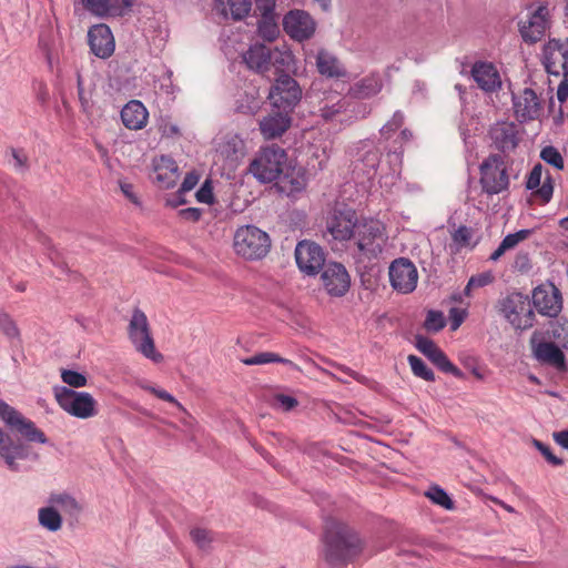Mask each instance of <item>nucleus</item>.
<instances>
[{
  "mask_svg": "<svg viewBox=\"0 0 568 568\" xmlns=\"http://www.w3.org/2000/svg\"><path fill=\"white\" fill-rule=\"evenodd\" d=\"M548 7L538 6L531 11L526 21L519 22V32L525 42L536 43L542 39L547 29Z\"/></svg>",
  "mask_w": 568,
  "mask_h": 568,
  "instance_id": "obj_20",
  "label": "nucleus"
},
{
  "mask_svg": "<svg viewBox=\"0 0 568 568\" xmlns=\"http://www.w3.org/2000/svg\"><path fill=\"white\" fill-rule=\"evenodd\" d=\"M471 75L478 87L486 92H495L501 88L500 75L490 62H476Z\"/></svg>",
  "mask_w": 568,
  "mask_h": 568,
  "instance_id": "obj_28",
  "label": "nucleus"
},
{
  "mask_svg": "<svg viewBox=\"0 0 568 568\" xmlns=\"http://www.w3.org/2000/svg\"><path fill=\"white\" fill-rule=\"evenodd\" d=\"M48 503L54 507H59L62 511L71 517H78L82 511L81 504L70 494H52Z\"/></svg>",
  "mask_w": 568,
  "mask_h": 568,
  "instance_id": "obj_36",
  "label": "nucleus"
},
{
  "mask_svg": "<svg viewBox=\"0 0 568 568\" xmlns=\"http://www.w3.org/2000/svg\"><path fill=\"white\" fill-rule=\"evenodd\" d=\"M323 541L325 560L334 568L353 562L364 550L359 535L347 524L336 519L326 520Z\"/></svg>",
  "mask_w": 568,
  "mask_h": 568,
  "instance_id": "obj_1",
  "label": "nucleus"
},
{
  "mask_svg": "<svg viewBox=\"0 0 568 568\" xmlns=\"http://www.w3.org/2000/svg\"><path fill=\"white\" fill-rule=\"evenodd\" d=\"M84 8L97 17H122L133 6L132 0H82Z\"/></svg>",
  "mask_w": 568,
  "mask_h": 568,
  "instance_id": "obj_25",
  "label": "nucleus"
},
{
  "mask_svg": "<svg viewBox=\"0 0 568 568\" xmlns=\"http://www.w3.org/2000/svg\"><path fill=\"white\" fill-rule=\"evenodd\" d=\"M316 68L321 75L329 79H341L347 71L338 58L332 52L321 49L316 54Z\"/></svg>",
  "mask_w": 568,
  "mask_h": 568,
  "instance_id": "obj_29",
  "label": "nucleus"
},
{
  "mask_svg": "<svg viewBox=\"0 0 568 568\" xmlns=\"http://www.w3.org/2000/svg\"><path fill=\"white\" fill-rule=\"evenodd\" d=\"M54 398L62 410L79 419H89L98 415V402L88 392H78L67 386L53 388Z\"/></svg>",
  "mask_w": 568,
  "mask_h": 568,
  "instance_id": "obj_7",
  "label": "nucleus"
},
{
  "mask_svg": "<svg viewBox=\"0 0 568 568\" xmlns=\"http://www.w3.org/2000/svg\"><path fill=\"white\" fill-rule=\"evenodd\" d=\"M234 251L248 261L264 258L271 248L270 235L255 225L240 226L233 237Z\"/></svg>",
  "mask_w": 568,
  "mask_h": 568,
  "instance_id": "obj_5",
  "label": "nucleus"
},
{
  "mask_svg": "<svg viewBox=\"0 0 568 568\" xmlns=\"http://www.w3.org/2000/svg\"><path fill=\"white\" fill-rule=\"evenodd\" d=\"M190 535H191L192 540L201 549H206L212 541V535L206 529L195 528V529L191 530Z\"/></svg>",
  "mask_w": 568,
  "mask_h": 568,
  "instance_id": "obj_54",
  "label": "nucleus"
},
{
  "mask_svg": "<svg viewBox=\"0 0 568 568\" xmlns=\"http://www.w3.org/2000/svg\"><path fill=\"white\" fill-rule=\"evenodd\" d=\"M500 313L515 329L534 326L535 313L530 301L521 293H511L500 301Z\"/></svg>",
  "mask_w": 568,
  "mask_h": 568,
  "instance_id": "obj_11",
  "label": "nucleus"
},
{
  "mask_svg": "<svg viewBox=\"0 0 568 568\" xmlns=\"http://www.w3.org/2000/svg\"><path fill=\"white\" fill-rule=\"evenodd\" d=\"M493 282V275L490 273H481L478 275H474L469 278L466 287L465 294L469 295L473 288L484 287Z\"/></svg>",
  "mask_w": 568,
  "mask_h": 568,
  "instance_id": "obj_53",
  "label": "nucleus"
},
{
  "mask_svg": "<svg viewBox=\"0 0 568 568\" xmlns=\"http://www.w3.org/2000/svg\"><path fill=\"white\" fill-rule=\"evenodd\" d=\"M61 379L69 388H80L88 384V378L84 374L72 369H62Z\"/></svg>",
  "mask_w": 568,
  "mask_h": 568,
  "instance_id": "obj_47",
  "label": "nucleus"
},
{
  "mask_svg": "<svg viewBox=\"0 0 568 568\" xmlns=\"http://www.w3.org/2000/svg\"><path fill=\"white\" fill-rule=\"evenodd\" d=\"M260 109L261 100L255 93H244L236 101V111L242 114L254 115L260 111Z\"/></svg>",
  "mask_w": 568,
  "mask_h": 568,
  "instance_id": "obj_40",
  "label": "nucleus"
},
{
  "mask_svg": "<svg viewBox=\"0 0 568 568\" xmlns=\"http://www.w3.org/2000/svg\"><path fill=\"white\" fill-rule=\"evenodd\" d=\"M199 182V175L195 172H190L184 176V180L180 186L181 192H190L195 187Z\"/></svg>",
  "mask_w": 568,
  "mask_h": 568,
  "instance_id": "obj_61",
  "label": "nucleus"
},
{
  "mask_svg": "<svg viewBox=\"0 0 568 568\" xmlns=\"http://www.w3.org/2000/svg\"><path fill=\"white\" fill-rule=\"evenodd\" d=\"M257 32L264 40L274 41L280 33L276 17L260 19L257 23Z\"/></svg>",
  "mask_w": 568,
  "mask_h": 568,
  "instance_id": "obj_42",
  "label": "nucleus"
},
{
  "mask_svg": "<svg viewBox=\"0 0 568 568\" xmlns=\"http://www.w3.org/2000/svg\"><path fill=\"white\" fill-rule=\"evenodd\" d=\"M358 160L366 168L375 170L381 161V152L371 141H362L358 149Z\"/></svg>",
  "mask_w": 568,
  "mask_h": 568,
  "instance_id": "obj_39",
  "label": "nucleus"
},
{
  "mask_svg": "<svg viewBox=\"0 0 568 568\" xmlns=\"http://www.w3.org/2000/svg\"><path fill=\"white\" fill-rule=\"evenodd\" d=\"M388 274L392 287L399 293H412L417 286L418 272L408 258L399 257L393 261Z\"/></svg>",
  "mask_w": 568,
  "mask_h": 568,
  "instance_id": "obj_14",
  "label": "nucleus"
},
{
  "mask_svg": "<svg viewBox=\"0 0 568 568\" xmlns=\"http://www.w3.org/2000/svg\"><path fill=\"white\" fill-rule=\"evenodd\" d=\"M11 156L13 159V168L17 171H26L28 169V156L22 150L11 149Z\"/></svg>",
  "mask_w": 568,
  "mask_h": 568,
  "instance_id": "obj_58",
  "label": "nucleus"
},
{
  "mask_svg": "<svg viewBox=\"0 0 568 568\" xmlns=\"http://www.w3.org/2000/svg\"><path fill=\"white\" fill-rule=\"evenodd\" d=\"M149 112L141 101L132 100L121 110V120L129 130H141L146 125Z\"/></svg>",
  "mask_w": 568,
  "mask_h": 568,
  "instance_id": "obj_30",
  "label": "nucleus"
},
{
  "mask_svg": "<svg viewBox=\"0 0 568 568\" xmlns=\"http://www.w3.org/2000/svg\"><path fill=\"white\" fill-rule=\"evenodd\" d=\"M287 161L286 152L280 146L261 149L250 163L248 172L261 183H271L278 180L284 172Z\"/></svg>",
  "mask_w": 568,
  "mask_h": 568,
  "instance_id": "obj_6",
  "label": "nucleus"
},
{
  "mask_svg": "<svg viewBox=\"0 0 568 568\" xmlns=\"http://www.w3.org/2000/svg\"><path fill=\"white\" fill-rule=\"evenodd\" d=\"M449 316H450V328H452V331H456L462 325V323L464 321V315L459 312L458 308L453 307V308H450Z\"/></svg>",
  "mask_w": 568,
  "mask_h": 568,
  "instance_id": "obj_64",
  "label": "nucleus"
},
{
  "mask_svg": "<svg viewBox=\"0 0 568 568\" xmlns=\"http://www.w3.org/2000/svg\"><path fill=\"white\" fill-rule=\"evenodd\" d=\"M291 114L283 110H274L273 113L264 116L258 123L263 138L265 140H273L282 136L292 124Z\"/></svg>",
  "mask_w": 568,
  "mask_h": 568,
  "instance_id": "obj_24",
  "label": "nucleus"
},
{
  "mask_svg": "<svg viewBox=\"0 0 568 568\" xmlns=\"http://www.w3.org/2000/svg\"><path fill=\"white\" fill-rule=\"evenodd\" d=\"M241 362L247 366L264 365V364H270V363H281V364L287 365L292 368H296V369L298 368L297 365L294 364L292 361L281 357L278 354L273 353V352L257 353L251 357L241 359Z\"/></svg>",
  "mask_w": 568,
  "mask_h": 568,
  "instance_id": "obj_38",
  "label": "nucleus"
},
{
  "mask_svg": "<svg viewBox=\"0 0 568 568\" xmlns=\"http://www.w3.org/2000/svg\"><path fill=\"white\" fill-rule=\"evenodd\" d=\"M425 496L429 498L434 504L442 506L447 510L454 509V501L448 494L439 486H430L425 493Z\"/></svg>",
  "mask_w": 568,
  "mask_h": 568,
  "instance_id": "obj_44",
  "label": "nucleus"
},
{
  "mask_svg": "<svg viewBox=\"0 0 568 568\" xmlns=\"http://www.w3.org/2000/svg\"><path fill=\"white\" fill-rule=\"evenodd\" d=\"M0 457L11 471H27L30 467L26 463L39 460V454L32 447L19 439H13L0 428Z\"/></svg>",
  "mask_w": 568,
  "mask_h": 568,
  "instance_id": "obj_9",
  "label": "nucleus"
},
{
  "mask_svg": "<svg viewBox=\"0 0 568 568\" xmlns=\"http://www.w3.org/2000/svg\"><path fill=\"white\" fill-rule=\"evenodd\" d=\"M77 85H78V95H79L81 106L84 111H87L90 108V99L84 93L82 77L80 73H78V77H77Z\"/></svg>",
  "mask_w": 568,
  "mask_h": 568,
  "instance_id": "obj_63",
  "label": "nucleus"
},
{
  "mask_svg": "<svg viewBox=\"0 0 568 568\" xmlns=\"http://www.w3.org/2000/svg\"><path fill=\"white\" fill-rule=\"evenodd\" d=\"M351 241L356 263H371L383 254L388 241L386 226L376 219H361Z\"/></svg>",
  "mask_w": 568,
  "mask_h": 568,
  "instance_id": "obj_2",
  "label": "nucleus"
},
{
  "mask_svg": "<svg viewBox=\"0 0 568 568\" xmlns=\"http://www.w3.org/2000/svg\"><path fill=\"white\" fill-rule=\"evenodd\" d=\"M560 328L562 327L558 323L551 322L548 329H536L530 337V347L534 357L539 363L552 366L558 371H566L564 352L550 341L560 337Z\"/></svg>",
  "mask_w": 568,
  "mask_h": 568,
  "instance_id": "obj_3",
  "label": "nucleus"
},
{
  "mask_svg": "<svg viewBox=\"0 0 568 568\" xmlns=\"http://www.w3.org/2000/svg\"><path fill=\"white\" fill-rule=\"evenodd\" d=\"M514 110L520 121L535 120L540 111V102L536 92L526 88L519 97H513Z\"/></svg>",
  "mask_w": 568,
  "mask_h": 568,
  "instance_id": "obj_27",
  "label": "nucleus"
},
{
  "mask_svg": "<svg viewBox=\"0 0 568 568\" xmlns=\"http://www.w3.org/2000/svg\"><path fill=\"white\" fill-rule=\"evenodd\" d=\"M348 108V103L343 98H337L333 103H325L320 108V115L325 121L335 120L341 113L345 112Z\"/></svg>",
  "mask_w": 568,
  "mask_h": 568,
  "instance_id": "obj_43",
  "label": "nucleus"
},
{
  "mask_svg": "<svg viewBox=\"0 0 568 568\" xmlns=\"http://www.w3.org/2000/svg\"><path fill=\"white\" fill-rule=\"evenodd\" d=\"M195 197L201 203H213V192L210 181H205L203 183V185L196 191Z\"/></svg>",
  "mask_w": 568,
  "mask_h": 568,
  "instance_id": "obj_59",
  "label": "nucleus"
},
{
  "mask_svg": "<svg viewBox=\"0 0 568 568\" xmlns=\"http://www.w3.org/2000/svg\"><path fill=\"white\" fill-rule=\"evenodd\" d=\"M415 347L442 372L449 373L457 378L464 376V373L448 359L446 354L430 338L420 334L416 335Z\"/></svg>",
  "mask_w": 568,
  "mask_h": 568,
  "instance_id": "obj_19",
  "label": "nucleus"
},
{
  "mask_svg": "<svg viewBox=\"0 0 568 568\" xmlns=\"http://www.w3.org/2000/svg\"><path fill=\"white\" fill-rule=\"evenodd\" d=\"M446 326V320L440 311L430 310L427 312L424 327L427 332L437 333Z\"/></svg>",
  "mask_w": 568,
  "mask_h": 568,
  "instance_id": "obj_45",
  "label": "nucleus"
},
{
  "mask_svg": "<svg viewBox=\"0 0 568 568\" xmlns=\"http://www.w3.org/2000/svg\"><path fill=\"white\" fill-rule=\"evenodd\" d=\"M276 185L282 193L293 196L306 187V178L301 169H288L281 174Z\"/></svg>",
  "mask_w": 568,
  "mask_h": 568,
  "instance_id": "obj_32",
  "label": "nucleus"
},
{
  "mask_svg": "<svg viewBox=\"0 0 568 568\" xmlns=\"http://www.w3.org/2000/svg\"><path fill=\"white\" fill-rule=\"evenodd\" d=\"M544 64L546 71L559 74V69L568 71V39L550 40L544 48Z\"/></svg>",
  "mask_w": 568,
  "mask_h": 568,
  "instance_id": "obj_22",
  "label": "nucleus"
},
{
  "mask_svg": "<svg viewBox=\"0 0 568 568\" xmlns=\"http://www.w3.org/2000/svg\"><path fill=\"white\" fill-rule=\"evenodd\" d=\"M275 0H255V12L262 18L276 17Z\"/></svg>",
  "mask_w": 568,
  "mask_h": 568,
  "instance_id": "obj_55",
  "label": "nucleus"
},
{
  "mask_svg": "<svg viewBox=\"0 0 568 568\" xmlns=\"http://www.w3.org/2000/svg\"><path fill=\"white\" fill-rule=\"evenodd\" d=\"M180 216L186 221L197 222L202 215V210L197 207H187L179 212Z\"/></svg>",
  "mask_w": 568,
  "mask_h": 568,
  "instance_id": "obj_62",
  "label": "nucleus"
},
{
  "mask_svg": "<svg viewBox=\"0 0 568 568\" xmlns=\"http://www.w3.org/2000/svg\"><path fill=\"white\" fill-rule=\"evenodd\" d=\"M407 361L413 374L416 377H419L426 382L435 381L434 372L425 364L422 358L416 355H408Z\"/></svg>",
  "mask_w": 568,
  "mask_h": 568,
  "instance_id": "obj_41",
  "label": "nucleus"
},
{
  "mask_svg": "<svg viewBox=\"0 0 568 568\" xmlns=\"http://www.w3.org/2000/svg\"><path fill=\"white\" fill-rule=\"evenodd\" d=\"M540 158L557 170L564 169V159L560 152L552 145L545 146L540 152Z\"/></svg>",
  "mask_w": 568,
  "mask_h": 568,
  "instance_id": "obj_49",
  "label": "nucleus"
},
{
  "mask_svg": "<svg viewBox=\"0 0 568 568\" xmlns=\"http://www.w3.org/2000/svg\"><path fill=\"white\" fill-rule=\"evenodd\" d=\"M541 176H542V165L540 163H537L532 170L530 171L527 181H526V189L527 190H535L537 189L541 183Z\"/></svg>",
  "mask_w": 568,
  "mask_h": 568,
  "instance_id": "obj_57",
  "label": "nucleus"
},
{
  "mask_svg": "<svg viewBox=\"0 0 568 568\" xmlns=\"http://www.w3.org/2000/svg\"><path fill=\"white\" fill-rule=\"evenodd\" d=\"M128 333L131 343L139 353L154 363L162 362L163 355L155 349L148 317L140 308L133 311Z\"/></svg>",
  "mask_w": 568,
  "mask_h": 568,
  "instance_id": "obj_10",
  "label": "nucleus"
},
{
  "mask_svg": "<svg viewBox=\"0 0 568 568\" xmlns=\"http://www.w3.org/2000/svg\"><path fill=\"white\" fill-rule=\"evenodd\" d=\"M488 135L491 145L505 158L515 151L520 142L519 129L515 122L499 121L490 126Z\"/></svg>",
  "mask_w": 568,
  "mask_h": 568,
  "instance_id": "obj_15",
  "label": "nucleus"
},
{
  "mask_svg": "<svg viewBox=\"0 0 568 568\" xmlns=\"http://www.w3.org/2000/svg\"><path fill=\"white\" fill-rule=\"evenodd\" d=\"M404 113L402 111L394 112L392 119L385 123L381 129V134L385 139H389L394 132L402 128L404 124Z\"/></svg>",
  "mask_w": 568,
  "mask_h": 568,
  "instance_id": "obj_50",
  "label": "nucleus"
},
{
  "mask_svg": "<svg viewBox=\"0 0 568 568\" xmlns=\"http://www.w3.org/2000/svg\"><path fill=\"white\" fill-rule=\"evenodd\" d=\"M303 98V89L290 74L275 77L267 94L273 110L293 113Z\"/></svg>",
  "mask_w": 568,
  "mask_h": 568,
  "instance_id": "obj_8",
  "label": "nucleus"
},
{
  "mask_svg": "<svg viewBox=\"0 0 568 568\" xmlns=\"http://www.w3.org/2000/svg\"><path fill=\"white\" fill-rule=\"evenodd\" d=\"M534 191V194L538 196L544 204L548 203L554 194V184L550 174H548L544 183Z\"/></svg>",
  "mask_w": 568,
  "mask_h": 568,
  "instance_id": "obj_51",
  "label": "nucleus"
},
{
  "mask_svg": "<svg viewBox=\"0 0 568 568\" xmlns=\"http://www.w3.org/2000/svg\"><path fill=\"white\" fill-rule=\"evenodd\" d=\"M0 419L29 442L48 443L45 434L14 407L0 399Z\"/></svg>",
  "mask_w": 568,
  "mask_h": 568,
  "instance_id": "obj_12",
  "label": "nucleus"
},
{
  "mask_svg": "<svg viewBox=\"0 0 568 568\" xmlns=\"http://www.w3.org/2000/svg\"><path fill=\"white\" fill-rule=\"evenodd\" d=\"M532 304L541 315L556 317L562 307L561 294L554 285L538 286L532 292Z\"/></svg>",
  "mask_w": 568,
  "mask_h": 568,
  "instance_id": "obj_21",
  "label": "nucleus"
},
{
  "mask_svg": "<svg viewBox=\"0 0 568 568\" xmlns=\"http://www.w3.org/2000/svg\"><path fill=\"white\" fill-rule=\"evenodd\" d=\"M283 28L293 40L302 42L314 36L316 22L308 12L294 9L284 16Z\"/></svg>",
  "mask_w": 568,
  "mask_h": 568,
  "instance_id": "obj_16",
  "label": "nucleus"
},
{
  "mask_svg": "<svg viewBox=\"0 0 568 568\" xmlns=\"http://www.w3.org/2000/svg\"><path fill=\"white\" fill-rule=\"evenodd\" d=\"M251 0H216V10L225 18L242 20L251 11Z\"/></svg>",
  "mask_w": 568,
  "mask_h": 568,
  "instance_id": "obj_34",
  "label": "nucleus"
},
{
  "mask_svg": "<svg viewBox=\"0 0 568 568\" xmlns=\"http://www.w3.org/2000/svg\"><path fill=\"white\" fill-rule=\"evenodd\" d=\"M178 165L170 156L162 155L154 160V180L163 189H171L176 184Z\"/></svg>",
  "mask_w": 568,
  "mask_h": 568,
  "instance_id": "obj_31",
  "label": "nucleus"
},
{
  "mask_svg": "<svg viewBox=\"0 0 568 568\" xmlns=\"http://www.w3.org/2000/svg\"><path fill=\"white\" fill-rule=\"evenodd\" d=\"M321 281L331 296H344L351 286V276L346 267L336 262H331L324 266Z\"/></svg>",
  "mask_w": 568,
  "mask_h": 568,
  "instance_id": "obj_18",
  "label": "nucleus"
},
{
  "mask_svg": "<svg viewBox=\"0 0 568 568\" xmlns=\"http://www.w3.org/2000/svg\"><path fill=\"white\" fill-rule=\"evenodd\" d=\"M91 52L101 59H108L114 52L115 43L111 29L104 24H95L88 31Z\"/></svg>",
  "mask_w": 568,
  "mask_h": 568,
  "instance_id": "obj_23",
  "label": "nucleus"
},
{
  "mask_svg": "<svg viewBox=\"0 0 568 568\" xmlns=\"http://www.w3.org/2000/svg\"><path fill=\"white\" fill-rule=\"evenodd\" d=\"M246 67L264 75L271 69L272 49L263 43H254L243 53Z\"/></svg>",
  "mask_w": 568,
  "mask_h": 568,
  "instance_id": "obj_26",
  "label": "nucleus"
},
{
  "mask_svg": "<svg viewBox=\"0 0 568 568\" xmlns=\"http://www.w3.org/2000/svg\"><path fill=\"white\" fill-rule=\"evenodd\" d=\"M295 261L300 271L306 275H315L326 265L322 247L310 241H301L296 245Z\"/></svg>",
  "mask_w": 568,
  "mask_h": 568,
  "instance_id": "obj_17",
  "label": "nucleus"
},
{
  "mask_svg": "<svg viewBox=\"0 0 568 568\" xmlns=\"http://www.w3.org/2000/svg\"><path fill=\"white\" fill-rule=\"evenodd\" d=\"M479 184L483 193L488 196L508 191L510 173L506 158L499 153H490L479 164Z\"/></svg>",
  "mask_w": 568,
  "mask_h": 568,
  "instance_id": "obj_4",
  "label": "nucleus"
},
{
  "mask_svg": "<svg viewBox=\"0 0 568 568\" xmlns=\"http://www.w3.org/2000/svg\"><path fill=\"white\" fill-rule=\"evenodd\" d=\"M271 67L275 69V77L290 74L295 71V57L290 50L272 49Z\"/></svg>",
  "mask_w": 568,
  "mask_h": 568,
  "instance_id": "obj_35",
  "label": "nucleus"
},
{
  "mask_svg": "<svg viewBox=\"0 0 568 568\" xmlns=\"http://www.w3.org/2000/svg\"><path fill=\"white\" fill-rule=\"evenodd\" d=\"M39 525L44 529L55 532L62 527V517L58 509L53 506L42 507L38 510Z\"/></svg>",
  "mask_w": 568,
  "mask_h": 568,
  "instance_id": "obj_37",
  "label": "nucleus"
},
{
  "mask_svg": "<svg viewBox=\"0 0 568 568\" xmlns=\"http://www.w3.org/2000/svg\"><path fill=\"white\" fill-rule=\"evenodd\" d=\"M532 445L540 452L546 460L552 466H561L564 460L552 454L550 447L538 439H532Z\"/></svg>",
  "mask_w": 568,
  "mask_h": 568,
  "instance_id": "obj_52",
  "label": "nucleus"
},
{
  "mask_svg": "<svg viewBox=\"0 0 568 568\" xmlns=\"http://www.w3.org/2000/svg\"><path fill=\"white\" fill-rule=\"evenodd\" d=\"M383 82L377 74H369L355 82L348 90V94L354 99H368L381 92Z\"/></svg>",
  "mask_w": 568,
  "mask_h": 568,
  "instance_id": "obj_33",
  "label": "nucleus"
},
{
  "mask_svg": "<svg viewBox=\"0 0 568 568\" xmlns=\"http://www.w3.org/2000/svg\"><path fill=\"white\" fill-rule=\"evenodd\" d=\"M0 331L10 339L20 337V331L16 322L4 311H0Z\"/></svg>",
  "mask_w": 568,
  "mask_h": 568,
  "instance_id": "obj_48",
  "label": "nucleus"
},
{
  "mask_svg": "<svg viewBox=\"0 0 568 568\" xmlns=\"http://www.w3.org/2000/svg\"><path fill=\"white\" fill-rule=\"evenodd\" d=\"M452 239L458 246H466L469 244L471 239V230L465 225H460L457 230L454 231Z\"/></svg>",
  "mask_w": 568,
  "mask_h": 568,
  "instance_id": "obj_56",
  "label": "nucleus"
},
{
  "mask_svg": "<svg viewBox=\"0 0 568 568\" xmlns=\"http://www.w3.org/2000/svg\"><path fill=\"white\" fill-rule=\"evenodd\" d=\"M274 400L285 412L292 410L298 404L296 398L284 394L275 395Z\"/></svg>",
  "mask_w": 568,
  "mask_h": 568,
  "instance_id": "obj_60",
  "label": "nucleus"
},
{
  "mask_svg": "<svg viewBox=\"0 0 568 568\" xmlns=\"http://www.w3.org/2000/svg\"><path fill=\"white\" fill-rule=\"evenodd\" d=\"M138 386L140 388L146 390V392H150L151 394H153L158 398L175 405L179 409L184 410V407L182 406V404L173 395H171L169 392H166V390H164L162 388L154 387V386H152L151 384H149L145 381L139 382Z\"/></svg>",
  "mask_w": 568,
  "mask_h": 568,
  "instance_id": "obj_46",
  "label": "nucleus"
},
{
  "mask_svg": "<svg viewBox=\"0 0 568 568\" xmlns=\"http://www.w3.org/2000/svg\"><path fill=\"white\" fill-rule=\"evenodd\" d=\"M359 221L354 209L346 205L335 206L327 220V231L334 240L351 241Z\"/></svg>",
  "mask_w": 568,
  "mask_h": 568,
  "instance_id": "obj_13",
  "label": "nucleus"
}]
</instances>
